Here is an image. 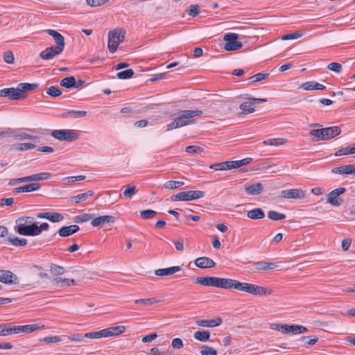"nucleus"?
Returning <instances> with one entry per match:
<instances>
[{
  "label": "nucleus",
  "instance_id": "2f4dec72",
  "mask_svg": "<svg viewBox=\"0 0 355 355\" xmlns=\"http://www.w3.org/2000/svg\"><path fill=\"white\" fill-rule=\"evenodd\" d=\"M193 337L199 341L207 342L209 340L210 332L207 330L197 331L194 333Z\"/></svg>",
  "mask_w": 355,
  "mask_h": 355
},
{
  "label": "nucleus",
  "instance_id": "9d476101",
  "mask_svg": "<svg viewBox=\"0 0 355 355\" xmlns=\"http://www.w3.org/2000/svg\"><path fill=\"white\" fill-rule=\"evenodd\" d=\"M239 35L236 33H227L223 36L226 42L224 49L227 51H233L240 49L243 46L241 42L238 41Z\"/></svg>",
  "mask_w": 355,
  "mask_h": 355
},
{
  "label": "nucleus",
  "instance_id": "052dcab7",
  "mask_svg": "<svg viewBox=\"0 0 355 355\" xmlns=\"http://www.w3.org/2000/svg\"><path fill=\"white\" fill-rule=\"evenodd\" d=\"M303 35V33L300 32H294L291 34H286L282 37V40H295L301 37Z\"/></svg>",
  "mask_w": 355,
  "mask_h": 355
},
{
  "label": "nucleus",
  "instance_id": "6e6552de",
  "mask_svg": "<svg viewBox=\"0 0 355 355\" xmlns=\"http://www.w3.org/2000/svg\"><path fill=\"white\" fill-rule=\"evenodd\" d=\"M205 193L202 191H182L171 196L172 201H190L205 197Z\"/></svg>",
  "mask_w": 355,
  "mask_h": 355
},
{
  "label": "nucleus",
  "instance_id": "e433bc0d",
  "mask_svg": "<svg viewBox=\"0 0 355 355\" xmlns=\"http://www.w3.org/2000/svg\"><path fill=\"white\" fill-rule=\"evenodd\" d=\"M8 241L15 246H25L27 245V239L24 238H19L17 236H9Z\"/></svg>",
  "mask_w": 355,
  "mask_h": 355
},
{
  "label": "nucleus",
  "instance_id": "3c124183",
  "mask_svg": "<svg viewBox=\"0 0 355 355\" xmlns=\"http://www.w3.org/2000/svg\"><path fill=\"white\" fill-rule=\"evenodd\" d=\"M50 270L53 275H61L64 274L65 272V269L62 266H58L55 264H52L51 266Z\"/></svg>",
  "mask_w": 355,
  "mask_h": 355
},
{
  "label": "nucleus",
  "instance_id": "de8ad7c7",
  "mask_svg": "<svg viewBox=\"0 0 355 355\" xmlns=\"http://www.w3.org/2000/svg\"><path fill=\"white\" fill-rule=\"evenodd\" d=\"M263 144L266 146H277L279 145H282L284 144V140L283 139L277 138V139H268L263 141Z\"/></svg>",
  "mask_w": 355,
  "mask_h": 355
},
{
  "label": "nucleus",
  "instance_id": "69168bd1",
  "mask_svg": "<svg viewBox=\"0 0 355 355\" xmlns=\"http://www.w3.org/2000/svg\"><path fill=\"white\" fill-rule=\"evenodd\" d=\"M201 355H217V351L214 348L205 346L204 349L200 351Z\"/></svg>",
  "mask_w": 355,
  "mask_h": 355
},
{
  "label": "nucleus",
  "instance_id": "a211bd4d",
  "mask_svg": "<svg viewBox=\"0 0 355 355\" xmlns=\"http://www.w3.org/2000/svg\"><path fill=\"white\" fill-rule=\"evenodd\" d=\"M223 322V319L220 317H216L211 320H198L196 324L199 327H215L220 326Z\"/></svg>",
  "mask_w": 355,
  "mask_h": 355
},
{
  "label": "nucleus",
  "instance_id": "ea45409f",
  "mask_svg": "<svg viewBox=\"0 0 355 355\" xmlns=\"http://www.w3.org/2000/svg\"><path fill=\"white\" fill-rule=\"evenodd\" d=\"M230 161L211 164L209 168L215 171L231 170Z\"/></svg>",
  "mask_w": 355,
  "mask_h": 355
},
{
  "label": "nucleus",
  "instance_id": "4d7b16f0",
  "mask_svg": "<svg viewBox=\"0 0 355 355\" xmlns=\"http://www.w3.org/2000/svg\"><path fill=\"white\" fill-rule=\"evenodd\" d=\"M60 336H46L41 340V341L44 342L46 344L55 343L62 341Z\"/></svg>",
  "mask_w": 355,
  "mask_h": 355
},
{
  "label": "nucleus",
  "instance_id": "603ef678",
  "mask_svg": "<svg viewBox=\"0 0 355 355\" xmlns=\"http://www.w3.org/2000/svg\"><path fill=\"white\" fill-rule=\"evenodd\" d=\"M34 218L33 217H31V216H22V217H20L19 218H17L15 221L16 223V225H18L19 223H21V224H24V225H31L33 223H35L34 221Z\"/></svg>",
  "mask_w": 355,
  "mask_h": 355
},
{
  "label": "nucleus",
  "instance_id": "bf43d9fd",
  "mask_svg": "<svg viewBox=\"0 0 355 355\" xmlns=\"http://www.w3.org/2000/svg\"><path fill=\"white\" fill-rule=\"evenodd\" d=\"M186 152L190 154H200L203 152V148L198 146H189L186 148Z\"/></svg>",
  "mask_w": 355,
  "mask_h": 355
},
{
  "label": "nucleus",
  "instance_id": "0e129e2a",
  "mask_svg": "<svg viewBox=\"0 0 355 355\" xmlns=\"http://www.w3.org/2000/svg\"><path fill=\"white\" fill-rule=\"evenodd\" d=\"M24 182H28V176L19 178H14L10 179L8 182V185L13 186L17 184L24 183Z\"/></svg>",
  "mask_w": 355,
  "mask_h": 355
},
{
  "label": "nucleus",
  "instance_id": "4c0bfd02",
  "mask_svg": "<svg viewBox=\"0 0 355 355\" xmlns=\"http://www.w3.org/2000/svg\"><path fill=\"white\" fill-rule=\"evenodd\" d=\"M350 154H355V144L347 147L343 148L339 150L336 151L335 156L338 157L341 155H346Z\"/></svg>",
  "mask_w": 355,
  "mask_h": 355
},
{
  "label": "nucleus",
  "instance_id": "393cba45",
  "mask_svg": "<svg viewBox=\"0 0 355 355\" xmlns=\"http://www.w3.org/2000/svg\"><path fill=\"white\" fill-rule=\"evenodd\" d=\"M216 278L217 277H198L195 283L205 286L216 287Z\"/></svg>",
  "mask_w": 355,
  "mask_h": 355
},
{
  "label": "nucleus",
  "instance_id": "6ab92c4d",
  "mask_svg": "<svg viewBox=\"0 0 355 355\" xmlns=\"http://www.w3.org/2000/svg\"><path fill=\"white\" fill-rule=\"evenodd\" d=\"M41 188V184L37 182H33L28 184L24 185L20 187L15 188L12 191L14 193H28L32 191H38Z\"/></svg>",
  "mask_w": 355,
  "mask_h": 355
},
{
  "label": "nucleus",
  "instance_id": "c756f323",
  "mask_svg": "<svg viewBox=\"0 0 355 355\" xmlns=\"http://www.w3.org/2000/svg\"><path fill=\"white\" fill-rule=\"evenodd\" d=\"M10 136L17 139H31V140H36L39 139V137L35 135H28L24 132L21 130H16L11 132Z\"/></svg>",
  "mask_w": 355,
  "mask_h": 355
},
{
  "label": "nucleus",
  "instance_id": "6e6d98bb",
  "mask_svg": "<svg viewBox=\"0 0 355 355\" xmlns=\"http://www.w3.org/2000/svg\"><path fill=\"white\" fill-rule=\"evenodd\" d=\"M299 340L304 343V345H313L318 342V338L315 337L313 338L309 339V336H302Z\"/></svg>",
  "mask_w": 355,
  "mask_h": 355
},
{
  "label": "nucleus",
  "instance_id": "c85d7f7f",
  "mask_svg": "<svg viewBox=\"0 0 355 355\" xmlns=\"http://www.w3.org/2000/svg\"><path fill=\"white\" fill-rule=\"evenodd\" d=\"M247 216L252 220L262 219L265 217V213L261 208H254L248 211Z\"/></svg>",
  "mask_w": 355,
  "mask_h": 355
},
{
  "label": "nucleus",
  "instance_id": "c9c22d12",
  "mask_svg": "<svg viewBox=\"0 0 355 355\" xmlns=\"http://www.w3.org/2000/svg\"><path fill=\"white\" fill-rule=\"evenodd\" d=\"M162 299H157L155 297L152 298H147V299H139L135 300V303L137 304H141L143 306H150L155 303L161 302H162Z\"/></svg>",
  "mask_w": 355,
  "mask_h": 355
},
{
  "label": "nucleus",
  "instance_id": "49530a36",
  "mask_svg": "<svg viewBox=\"0 0 355 355\" xmlns=\"http://www.w3.org/2000/svg\"><path fill=\"white\" fill-rule=\"evenodd\" d=\"M268 216L272 220H280L286 218L285 214L272 210L268 212Z\"/></svg>",
  "mask_w": 355,
  "mask_h": 355
},
{
  "label": "nucleus",
  "instance_id": "f03ea898",
  "mask_svg": "<svg viewBox=\"0 0 355 355\" xmlns=\"http://www.w3.org/2000/svg\"><path fill=\"white\" fill-rule=\"evenodd\" d=\"M201 110H180L174 116V119L167 125V130H172L176 128H182L188 125L194 124L196 120L194 119L196 116H199L202 114Z\"/></svg>",
  "mask_w": 355,
  "mask_h": 355
},
{
  "label": "nucleus",
  "instance_id": "4be33fe9",
  "mask_svg": "<svg viewBox=\"0 0 355 355\" xmlns=\"http://www.w3.org/2000/svg\"><path fill=\"white\" fill-rule=\"evenodd\" d=\"M331 173L341 175H355V166L353 164H348L336 167L331 169Z\"/></svg>",
  "mask_w": 355,
  "mask_h": 355
},
{
  "label": "nucleus",
  "instance_id": "f704fd0d",
  "mask_svg": "<svg viewBox=\"0 0 355 355\" xmlns=\"http://www.w3.org/2000/svg\"><path fill=\"white\" fill-rule=\"evenodd\" d=\"M94 193L93 191L89 190L85 193H83L72 197L71 201L74 202L75 203H79L81 201L86 200L89 197L93 196Z\"/></svg>",
  "mask_w": 355,
  "mask_h": 355
},
{
  "label": "nucleus",
  "instance_id": "a19ab883",
  "mask_svg": "<svg viewBox=\"0 0 355 355\" xmlns=\"http://www.w3.org/2000/svg\"><path fill=\"white\" fill-rule=\"evenodd\" d=\"M75 84L76 78L74 76L64 78L60 81V85L67 89L73 88Z\"/></svg>",
  "mask_w": 355,
  "mask_h": 355
},
{
  "label": "nucleus",
  "instance_id": "f8f14e48",
  "mask_svg": "<svg viewBox=\"0 0 355 355\" xmlns=\"http://www.w3.org/2000/svg\"><path fill=\"white\" fill-rule=\"evenodd\" d=\"M15 230L20 235L28 236H37L36 222L31 225H24L19 223L18 225H16V226L15 227Z\"/></svg>",
  "mask_w": 355,
  "mask_h": 355
},
{
  "label": "nucleus",
  "instance_id": "0eeeda50",
  "mask_svg": "<svg viewBox=\"0 0 355 355\" xmlns=\"http://www.w3.org/2000/svg\"><path fill=\"white\" fill-rule=\"evenodd\" d=\"M125 31L122 28H115L108 34V49L110 53H114L119 44L124 40Z\"/></svg>",
  "mask_w": 355,
  "mask_h": 355
},
{
  "label": "nucleus",
  "instance_id": "e2e57ef3",
  "mask_svg": "<svg viewBox=\"0 0 355 355\" xmlns=\"http://www.w3.org/2000/svg\"><path fill=\"white\" fill-rule=\"evenodd\" d=\"M2 331H3V336H8V335L17 334L15 326L7 327L6 324H3Z\"/></svg>",
  "mask_w": 355,
  "mask_h": 355
},
{
  "label": "nucleus",
  "instance_id": "f3484780",
  "mask_svg": "<svg viewBox=\"0 0 355 355\" xmlns=\"http://www.w3.org/2000/svg\"><path fill=\"white\" fill-rule=\"evenodd\" d=\"M282 195L286 198L302 199L305 197V193L302 189H291L284 190Z\"/></svg>",
  "mask_w": 355,
  "mask_h": 355
},
{
  "label": "nucleus",
  "instance_id": "aec40b11",
  "mask_svg": "<svg viewBox=\"0 0 355 355\" xmlns=\"http://www.w3.org/2000/svg\"><path fill=\"white\" fill-rule=\"evenodd\" d=\"M195 265L200 268H211L215 266L216 263L213 259L207 257L197 258L194 261Z\"/></svg>",
  "mask_w": 355,
  "mask_h": 355
},
{
  "label": "nucleus",
  "instance_id": "20e7f679",
  "mask_svg": "<svg viewBox=\"0 0 355 355\" xmlns=\"http://www.w3.org/2000/svg\"><path fill=\"white\" fill-rule=\"evenodd\" d=\"M46 33L54 39L56 43V46L47 47L40 54L42 59L48 60L62 53L65 46V42L64 37L56 31L48 29L46 30Z\"/></svg>",
  "mask_w": 355,
  "mask_h": 355
},
{
  "label": "nucleus",
  "instance_id": "864d4df0",
  "mask_svg": "<svg viewBox=\"0 0 355 355\" xmlns=\"http://www.w3.org/2000/svg\"><path fill=\"white\" fill-rule=\"evenodd\" d=\"M46 93L52 97H58L62 94L61 90L58 87L54 86L47 88Z\"/></svg>",
  "mask_w": 355,
  "mask_h": 355
},
{
  "label": "nucleus",
  "instance_id": "09e8293b",
  "mask_svg": "<svg viewBox=\"0 0 355 355\" xmlns=\"http://www.w3.org/2000/svg\"><path fill=\"white\" fill-rule=\"evenodd\" d=\"M95 215L94 214H83L80 216H77L75 218L76 223H84L87 222L91 219L93 220V218Z\"/></svg>",
  "mask_w": 355,
  "mask_h": 355
},
{
  "label": "nucleus",
  "instance_id": "2eb2a0df",
  "mask_svg": "<svg viewBox=\"0 0 355 355\" xmlns=\"http://www.w3.org/2000/svg\"><path fill=\"white\" fill-rule=\"evenodd\" d=\"M37 218H45L52 223H58L64 219L62 214L58 212H41L36 214Z\"/></svg>",
  "mask_w": 355,
  "mask_h": 355
},
{
  "label": "nucleus",
  "instance_id": "a878e982",
  "mask_svg": "<svg viewBox=\"0 0 355 355\" xmlns=\"http://www.w3.org/2000/svg\"><path fill=\"white\" fill-rule=\"evenodd\" d=\"M16 327V333H26L29 334L34 331L38 330L41 328H43L44 326L40 327L39 324H26L22 326H15Z\"/></svg>",
  "mask_w": 355,
  "mask_h": 355
},
{
  "label": "nucleus",
  "instance_id": "58836bf2",
  "mask_svg": "<svg viewBox=\"0 0 355 355\" xmlns=\"http://www.w3.org/2000/svg\"><path fill=\"white\" fill-rule=\"evenodd\" d=\"M254 105L252 104V101L250 102H244L240 104L239 108L243 111L241 114H248L253 113L255 110L252 107Z\"/></svg>",
  "mask_w": 355,
  "mask_h": 355
},
{
  "label": "nucleus",
  "instance_id": "dca6fc26",
  "mask_svg": "<svg viewBox=\"0 0 355 355\" xmlns=\"http://www.w3.org/2000/svg\"><path fill=\"white\" fill-rule=\"evenodd\" d=\"M237 284V280L227 278H216V287L219 288L224 289H230L234 288L236 289V286Z\"/></svg>",
  "mask_w": 355,
  "mask_h": 355
},
{
  "label": "nucleus",
  "instance_id": "7ed1b4c3",
  "mask_svg": "<svg viewBox=\"0 0 355 355\" xmlns=\"http://www.w3.org/2000/svg\"><path fill=\"white\" fill-rule=\"evenodd\" d=\"M37 83H19L17 87L4 88L0 90V96L6 97L9 100H21L26 98V92L37 88Z\"/></svg>",
  "mask_w": 355,
  "mask_h": 355
},
{
  "label": "nucleus",
  "instance_id": "1a4fd4ad",
  "mask_svg": "<svg viewBox=\"0 0 355 355\" xmlns=\"http://www.w3.org/2000/svg\"><path fill=\"white\" fill-rule=\"evenodd\" d=\"M51 135L60 140L67 141H74L79 138V134L73 130H54L51 132Z\"/></svg>",
  "mask_w": 355,
  "mask_h": 355
},
{
  "label": "nucleus",
  "instance_id": "774afa93",
  "mask_svg": "<svg viewBox=\"0 0 355 355\" xmlns=\"http://www.w3.org/2000/svg\"><path fill=\"white\" fill-rule=\"evenodd\" d=\"M109 0H86L87 3L91 7L100 6L105 4Z\"/></svg>",
  "mask_w": 355,
  "mask_h": 355
},
{
  "label": "nucleus",
  "instance_id": "680f3d73",
  "mask_svg": "<svg viewBox=\"0 0 355 355\" xmlns=\"http://www.w3.org/2000/svg\"><path fill=\"white\" fill-rule=\"evenodd\" d=\"M199 7L198 5H191L187 10V14L189 16L195 17L199 15Z\"/></svg>",
  "mask_w": 355,
  "mask_h": 355
},
{
  "label": "nucleus",
  "instance_id": "f257e3e1",
  "mask_svg": "<svg viewBox=\"0 0 355 355\" xmlns=\"http://www.w3.org/2000/svg\"><path fill=\"white\" fill-rule=\"evenodd\" d=\"M125 331L123 326L110 327L98 331H92L85 333L84 334L76 333L70 336H65V337L71 342L85 343L86 339H98L103 337L107 338L112 336H117L122 334Z\"/></svg>",
  "mask_w": 355,
  "mask_h": 355
},
{
  "label": "nucleus",
  "instance_id": "bb28decb",
  "mask_svg": "<svg viewBox=\"0 0 355 355\" xmlns=\"http://www.w3.org/2000/svg\"><path fill=\"white\" fill-rule=\"evenodd\" d=\"M300 88L304 90H323L326 88V87L315 81H308L302 83L300 85Z\"/></svg>",
  "mask_w": 355,
  "mask_h": 355
},
{
  "label": "nucleus",
  "instance_id": "c03bdc74",
  "mask_svg": "<svg viewBox=\"0 0 355 355\" xmlns=\"http://www.w3.org/2000/svg\"><path fill=\"white\" fill-rule=\"evenodd\" d=\"M184 184V182L182 181L170 180L165 182L164 187L167 189H175L183 186Z\"/></svg>",
  "mask_w": 355,
  "mask_h": 355
},
{
  "label": "nucleus",
  "instance_id": "ddd939ff",
  "mask_svg": "<svg viewBox=\"0 0 355 355\" xmlns=\"http://www.w3.org/2000/svg\"><path fill=\"white\" fill-rule=\"evenodd\" d=\"M116 218L113 216H101L93 218L91 221V225L93 227H102L105 224H112L114 223Z\"/></svg>",
  "mask_w": 355,
  "mask_h": 355
},
{
  "label": "nucleus",
  "instance_id": "412c9836",
  "mask_svg": "<svg viewBox=\"0 0 355 355\" xmlns=\"http://www.w3.org/2000/svg\"><path fill=\"white\" fill-rule=\"evenodd\" d=\"M247 194L250 196L259 195L263 191V186L260 182L245 185L244 188Z\"/></svg>",
  "mask_w": 355,
  "mask_h": 355
},
{
  "label": "nucleus",
  "instance_id": "5fc2aeb1",
  "mask_svg": "<svg viewBox=\"0 0 355 355\" xmlns=\"http://www.w3.org/2000/svg\"><path fill=\"white\" fill-rule=\"evenodd\" d=\"M3 61L7 64H13L15 58L11 51H5L3 54Z\"/></svg>",
  "mask_w": 355,
  "mask_h": 355
},
{
  "label": "nucleus",
  "instance_id": "5701e85b",
  "mask_svg": "<svg viewBox=\"0 0 355 355\" xmlns=\"http://www.w3.org/2000/svg\"><path fill=\"white\" fill-rule=\"evenodd\" d=\"M79 229V226L77 225L63 226L58 230V233L62 237H67L76 233Z\"/></svg>",
  "mask_w": 355,
  "mask_h": 355
},
{
  "label": "nucleus",
  "instance_id": "473e14b6",
  "mask_svg": "<svg viewBox=\"0 0 355 355\" xmlns=\"http://www.w3.org/2000/svg\"><path fill=\"white\" fill-rule=\"evenodd\" d=\"M252 161V158L251 157H246L244 159H242L241 160H236V161H230V168L232 169L233 168H238L241 166H245L251 163Z\"/></svg>",
  "mask_w": 355,
  "mask_h": 355
},
{
  "label": "nucleus",
  "instance_id": "9b49d317",
  "mask_svg": "<svg viewBox=\"0 0 355 355\" xmlns=\"http://www.w3.org/2000/svg\"><path fill=\"white\" fill-rule=\"evenodd\" d=\"M280 329V331L283 334L297 335L308 331V329L306 327L299 324H282Z\"/></svg>",
  "mask_w": 355,
  "mask_h": 355
},
{
  "label": "nucleus",
  "instance_id": "39448f33",
  "mask_svg": "<svg viewBox=\"0 0 355 355\" xmlns=\"http://www.w3.org/2000/svg\"><path fill=\"white\" fill-rule=\"evenodd\" d=\"M341 133L338 126L314 129L310 131L309 137L314 141H325L333 139Z\"/></svg>",
  "mask_w": 355,
  "mask_h": 355
},
{
  "label": "nucleus",
  "instance_id": "13d9d810",
  "mask_svg": "<svg viewBox=\"0 0 355 355\" xmlns=\"http://www.w3.org/2000/svg\"><path fill=\"white\" fill-rule=\"evenodd\" d=\"M327 69L332 71H334L337 73H339L343 70V67L340 63L338 62H331L328 64Z\"/></svg>",
  "mask_w": 355,
  "mask_h": 355
},
{
  "label": "nucleus",
  "instance_id": "8fccbe9b",
  "mask_svg": "<svg viewBox=\"0 0 355 355\" xmlns=\"http://www.w3.org/2000/svg\"><path fill=\"white\" fill-rule=\"evenodd\" d=\"M87 115L86 111L70 110L63 114L64 116H73L75 118H82Z\"/></svg>",
  "mask_w": 355,
  "mask_h": 355
},
{
  "label": "nucleus",
  "instance_id": "4468645a",
  "mask_svg": "<svg viewBox=\"0 0 355 355\" xmlns=\"http://www.w3.org/2000/svg\"><path fill=\"white\" fill-rule=\"evenodd\" d=\"M18 277L11 271L0 270V282L6 284L18 283Z\"/></svg>",
  "mask_w": 355,
  "mask_h": 355
},
{
  "label": "nucleus",
  "instance_id": "7c9ffc66",
  "mask_svg": "<svg viewBox=\"0 0 355 355\" xmlns=\"http://www.w3.org/2000/svg\"><path fill=\"white\" fill-rule=\"evenodd\" d=\"M327 202L334 207H338L343 204V200L338 198L336 194L334 195L331 191L327 195Z\"/></svg>",
  "mask_w": 355,
  "mask_h": 355
},
{
  "label": "nucleus",
  "instance_id": "a18cd8bd",
  "mask_svg": "<svg viewBox=\"0 0 355 355\" xmlns=\"http://www.w3.org/2000/svg\"><path fill=\"white\" fill-rule=\"evenodd\" d=\"M133 75L134 71L131 69H126L125 71H122L116 73L117 78L121 80L130 78L132 77Z\"/></svg>",
  "mask_w": 355,
  "mask_h": 355
},
{
  "label": "nucleus",
  "instance_id": "423d86ee",
  "mask_svg": "<svg viewBox=\"0 0 355 355\" xmlns=\"http://www.w3.org/2000/svg\"><path fill=\"white\" fill-rule=\"evenodd\" d=\"M236 290L245 292L254 295H269L272 294V291L270 288L260 286L250 283H243L237 281Z\"/></svg>",
  "mask_w": 355,
  "mask_h": 355
},
{
  "label": "nucleus",
  "instance_id": "72a5a7b5",
  "mask_svg": "<svg viewBox=\"0 0 355 355\" xmlns=\"http://www.w3.org/2000/svg\"><path fill=\"white\" fill-rule=\"evenodd\" d=\"M276 267V265L273 263H268L265 261H258L254 263V268L257 270H272Z\"/></svg>",
  "mask_w": 355,
  "mask_h": 355
},
{
  "label": "nucleus",
  "instance_id": "79ce46f5",
  "mask_svg": "<svg viewBox=\"0 0 355 355\" xmlns=\"http://www.w3.org/2000/svg\"><path fill=\"white\" fill-rule=\"evenodd\" d=\"M157 215V212L153 209H145L140 211L141 217L144 220L153 218Z\"/></svg>",
  "mask_w": 355,
  "mask_h": 355
},
{
  "label": "nucleus",
  "instance_id": "cd10ccee",
  "mask_svg": "<svg viewBox=\"0 0 355 355\" xmlns=\"http://www.w3.org/2000/svg\"><path fill=\"white\" fill-rule=\"evenodd\" d=\"M51 177V174L48 172H42L28 175L29 182H37L49 180Z\"/></svg>",
  "mask_w": 355,
  "mask_h": 355
},
{
  "label": "nucleus",
  "instance_id": "b1692460",
  "mask_svg": "<svg viewBox=\"0 0 355 355\" xmlns=\"http://www.w3.org/2000/svg\"><path fill=\"white\" fill-rule=\"evenodd\" d=\"M182 270L180 266H173L166 268H159L155 270V275L157 276H170Z\"/></svg>",
  "mask_w": 355,
  "mask_h": 355
},
{
  "label": "nucleus",
  "instance_id": "338daca9",
  "mask_svg": "<svg viewBox=\"0 0 355 355\" xmlns=\"http://www.w3.org/2000/svg\"><path fill=\"white\" fill-rule=\"evenodd\" d=\"M36 147V145L32 143H22L19 144L17 148L18 150L21 151L33 149Z\"/></svg>",
  "mask_w": 355,
  "mask_h": 355
},
{
  "label": "nucleus",
  "instance_id": "37998d69",
  "mask_svg": "<svg viewBox=\"0 0 355 355\" xmlns=\"http://www.w3.org/2000/svg\"><path fill=\"white\" fill-rule=\"evenodd\" d=\"M137 193V187L135 185H127L123 192V196L126 198H131Z\"/></svg>",
  "mask_w": 355,
  "mask_h": 355
}]
</instances>
